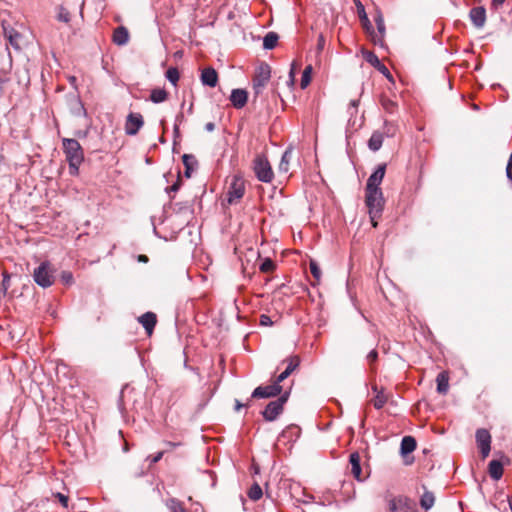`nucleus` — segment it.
<instances>
[{"instance_id":"1","label":"nucleus","mask_w":512,"mask_h":512,"mask_svg":"<svg viewBox=\"0 0 512 512\" xmlns=\"http://www.w3.org/2000/svg\"><path fill=\"white\" fill-rule=\"evenodd\" d=\"M62 148L69 165V174L77 176L79 167L84 161V151L76 139L63 138Z\"/></svg>"},{"instance_id":"2","label":"nucleus","mask_w":512,"mask_h":512,"mask_svg":"<svg viewBox=\"0 0 512 512\" xmlns=\"http://www.w3.org/2000/svg\"><path fill=\"white\" fill-rule=\"evenodd\" d=\"M384 197L382 190L365 191V204L368 208L371 224L377 227V220L381 217L384 209Z\"/></svg>"},{"instance_id":"3","label":"nucleus","mask_w":512,"mask_h":512,"mask_svg":"<svg viewBox=\"0 0 512 512\" xmlns=\"http://www.w3.org/2000/svg\"><path fill=\"white\" fill-rule=\"evenodd\" d=\"M252 168L256 178L264 183H271L274 179V172L267 157L263 154H258L253 160Z\"/></svg>"},{"instance_id":"4","label":"nucleus","mask_w":512,"mask_h":512,"mask_svg":"<svg viewBox=\"0 0 512 512\" xmlns=\"http://www.w3.org/2000/svg\"><path fill=\"white\" fill-rule=\"evenodd\" d=\"M289 398V392H284L276 400H273L267 404L262 416L266 421H274L283 412L284 405Z\"/></svg>"},{"instance_id":"5","label":"nucleus","mask_w":512,"mask_h":512,"mask_svg":"<svg viewBox=\"0 0 512 512\" xmlns=\"http://www.w3.org/2000/svg\"><path fill=\"white\" fill-rule=\"evenodd\" d=\"M271 78V68L267 63H261L252 80L253 90L256 96L262 93Z\"/></svg>"},{"instance_id":"6","label":"nucleus","mask_w":512,"mask_h":512,"mask_svg":"<svg viewBox=\"0 0 512 512\" xmlns=\"http://www.w3.org/2000/svg\"><path fill=\"white\" fill-rule=\"evenodd\" d=\"M34 281L41 287L47 288L54 283L53 270L49 262H42L33 273Z\"/></svg>"},{"instance_id":"7","label":"nucleus","mask_w":512,"mask_h":512,"mask_svg":"<svg viewBox=\"0 0 512 512\" xmlns=\"http://www.w3.org/2000/svg\"><path fill=\"white\" fill-rule=\"evenodd\" d=\"M244 192L245 184L243 178L237 175L233 176L227 192L228 202L233 204L239 201L243 197Z\"/></svg>"},{"instance_id":"8","label":"nucleus","mask_w":512,"mask_h":512,"mask_svg":"<svg viewBox=\"0 0 512 512\" xmlns=\"http://www.w3.org/2000/svg\"><path fill=\"white\" fill-rule=\"evenodd\" d=\"M280 383L281 382H278V379L276 378L275 381L271 385L258 386L252 392L251 397L252 398H270V397H275V396L281 395L283 393H282V386L280 385Z\"/></svg>"},{"instance_id":"9","label":"nucleus","mask_w":512,"mask_h":512,"mask_svg":"<svg viewBox=\"0 0 512 512\" xmlns=\"http://www.w3.org/2000/svg\"><path fill=\"white\" fill-rule=\"evenodd\" d=\"M386 171V164H380L376 170L369 176L365 191L381 190L380 185L383 181Z\"/></svg>"},{"instance_id":"10","label":"nucleus","mask_w":512,"mask_h":512,"mask_svg":"<svg viewBox=\"0 0 512 512\" xmlns=\"http://www.w3.org/2000/svg\"><path fill=\"white\" fill-rule=\"evenodd\" d=\"M476 442L480 449L482 458H486L491 450V435L486 429L476 431Z\"/></svg>"},{"instance_id":"11","label":"nucleus","mask_w":512,"mask_h":512,"mask_svg":"<svg viewBox=\"0 0 512 512\" xmlns=\"http://www.w3.org/2000/svg\"><path fill=\"white\" fill-rule=\"evenodd\" d=\"M144 124L143 117L140 113H130L125 122V133L133 136L138 133Z\"/></svg>"},{"instance_id":"12","label":"nucleus","mask_w":512,"mask_h":512,"mask_svg":"<svg viewBox=\"0 0 512 512\" xmlns=\"http://www.w3.org/2000/svg\"><path fill=\"white\" fill-rule=\"evenodd\" d=\"M285 363L287 364L286 368L277 376L278 382L284 381L288 376L291 375V373H293L298 368V366L300 365V358L297 355L291 356L282 362V364Z\"/></svg>"},{"instance_id":"13","label":"nucleus","mask_w":512,"mask_h":512,"mask_svg":"<svg viewBox=\"0 0 512 512\" xmlns=\"http://www.w3.org/2000/svg\"><path fill=\"white\" fill-rule=\"evenodd\" d=\"M248 100V93L244 89H233L230 95L232 105L237 108H243Z\"/></svg>"},{"instance_id":"14","label":"nucleus","mask_w":512,"mask_h":512,"mask_svg":"<svg viewBox=\"0 0 512 512\" xmlns=\"http://www.w3.org/2000/svg\"><path fill=\"white\" fill-rule=\"evenodd\" d=\"M470 19L477 28H482L486 22V10L484 7H474L470 10Z\"/></svg>"},{"instance_id":"15","label":"nucleus","mask_w":512,"mask_h":512,"mask_svg":"<svg viewBox=\"0 0 512 512\" xmlns=\"http://www.w3.org/2000/svg\"><path fill=\"white\" fill-rule=\"evenodd\" d=\"M200 78L202 84L209 87H215L218 83V74L212 67L203 69Z\"/></svg>"},{"instance_id":"16","label":"nucleus","mask_w":512,"mask_h":512,"mask_svg":"<svg viewBox=\"0 0 512 512\" xmlns=\"http://www.w3.org/2000/svg\"><path fill=\"white\" fill-rule=\"evenodd\" d=\"M349 463L351 466L352 475L358 480L362 481L365 477L362 476V469L360 465V455L358 452H353L349 456Z\"/></svg>"},{"instance_id":"17","label":"nucleus","mask_w":512,"mask_h":512,"mask_svg":"<svg viewBox=\"0 0 512 512\" xmlns=\"http://www.w3.org/2000/svg\"><path fill=\"white\" fill-rule=\"evenodd\" d=\"M139 322L142 324L146 332L151 335L157 323L156 314L153 312H146L139 317Z\"/></svg>"},{"instance_id":"18","label":"nucleus","mask_w":512,"mask_h":512,"mask_svg":"<svg viewBox=\"0 0 512 512\" xmlns=\"http://www.w3.org/2000/svg\"><path fill=\"white\" fill-rule=\"evenodd\" d=\"M372 391L375 393V397L371 400L375 409H381L384 407L388 400V396L384 393L383 388H379L377 385L372 386Z\"/></svg>"},{"instance_id":"19","label":"nucleus","mask_w":512,"mask_h":512,"mask_svg":"<svg viewBox=\"0 0 512 512\" xmlns=\"http://www.w3.org/2000/svg\"><path fill=\"white\" fill-rule=\"evenodd\" d=\"M293 149L287 148L280 160L279 166H278V172L282 174H287L290 170V162L292 159Z\"/></svg>"},{"instance_id":"20","label":"nucleus","mask_w":512,"mask_h":512,"mask_svg":"<svg viewBox=\"0 0 512 512\" xmlns=\"http://www.w3.org/2000/svg\"><path fill=\"white\" fill-rule=\"evenodd\" d=\"M129 41L128 30L124 26H119L114 30L113 42L117 45H125Z\"/></svg>"},{"instance_id":"21","label":"nucleus","mask_w":512,"mask_h":512,"mask_svg":"<svg viewBox=\"0 0 512 512\" xmlns=\"http://www.w3.org/2000/svg\"><path fill=\"white\" fill-rule=\"evenodd\" d=\"M182 161H183V164H184V167H185V176L187 178H189L192 174V172L195 170V168L197 167V159L195 158L194 155H191V154H184L182 156Z\"/></svg>"},{"instance_id":"22","label":"nucleus","mask_w":512,"mask_h":512,"mask_svg":"<svg viewBox=\"0 0 512 512\" xmlns=\"http://www.w3.org/2000/svg\"><path fill=\"white\" fill-rule=\"evenodd\" d=\"M416 440L412 436H405L402 438L400 451L403 456L412 453L416 449Z\"/></svg>"},{"instance_id":"23","label":"nucleus","mask_w":512,"mask_h":512,"mask_svg":"<svg viewBox=\"0 0 512 512\" xmlns=\"http://www.w3.org/2000/svg\"><path fill=\"white\" fill-rule=\"evenodd\" d=\"M488 472H489L490 477L493 480H495V481L500 480L503 475L502 463L498 460L490 461L489 466H488Z\"/></svg>"},{"instance_id":"24","label":"nucleus","mask_w":512,"mask_h":512,"mask_svg":"<svg viewBox=\"0 0 512 512\" xmlns=\"http://www.w3.org/2000/svg\"><path fill=\"white\" fill-rule=\"evenodd\" d=\"M391 512H411L410 507L403 498H394L389 502Z\"/></svg>"},{"instance_id":"25","label":"nucleus","mask_w":512,"mask_h":512,"mask_svg":"<svg viewBox=\"0 0 512 512\" xmlns=\"http://www.w3.org/2000/svg\"><path fill=\"white\" fill-rule=\"evenodd\" d=\"M437 391L440 394H446L449 388V377L446 372H441L437 375Z\"/></svg>"},{"instance_id":"26","label":"nucleus","mask_w":512,"mask_h":512,"mask_svg":"<svg viewBox=\"0 0 512 512\" xmlns=\"http://www.w3.org/2000/svg\"><path fill=\"white\" fill-rule=\"evenodd\" d=\"M382 108L389 114H394L398 109V104L394 100L382 95L380 98Z\"/></svg>"},{"instance_id":"27","label":"nucleus","mask_w":512,"mask_h":512,"mask_svg":"<svg viewBox=\"0 0 512 512\" xmlns=\"http://www.w3.org/2000/svg\"><path fill=\"white\" fill-rule=\"evenodd\" d=\"M382 143H383L382 134L379 132H374L368 141V146L372 151H378L381 148Z\"/></svg>"},{"instance_id":"28","label":"nucleus","mask_w":512,"mask_h":512,"mask_svg":"<svg viewBox=\"0 0 512 512\" xmlns=\"http://www.w3.org/2000/svg\"><path fill=\"white\" fill-rule=\"evenodd\" d=\"M278 35L275 32H268L263 39V47L267 50L275 48L278 42Z\"/></svg>"},{"instance_id":"29","label":"nucleus","mask_w":512,"mask_h":512,"mask_svg":"<svg viewBox=\"0 0 512 512\" xmlns=\"http://www.w3.org/2000/svg\"><path fill=\"white\" fill-rule=\"evenodd\" d=\"M168 97V93L165 89L156 88L151 91L150 100L154 103L164 102Z\"/></svg>"},{"instance_id":"30","label":"nucleus","mask_w":512,"mask_h":512,"mask_svg":"<svg viewBox=\"0 0 512 512\" xmlns=\"http://www.w3.org/2000/svg\"><path fill=\"white\" fill-rule=\"evenodd\" d=\"M4 35L8 39L9 43L15 47L16 49H19V42L18 39L20 37V34L16 32L14 29H7L4 27Z\"/></svg>"},{"instance_id":"31","label":"nucleus","mask_w":512,"mask_h":512,"mask_svg":"<svg viewBox=\"0 0 512 512\" xmlns=\"http://www.w3.org/2000/svg\"><path fill=\"white\" fill-rule=\"evenodd\" d=\"M434 502H435V497L432 492L425 491L423 493V495L421 496L420 505L425 510L430 509L434 505Z\"/></svg>"},{"instance_id":"32","label":"nucleus","mask_w":512,"mask_h":512,"mask_svg":"<svg viewBox=\"0 0 512 512\" xmlns=\"http://www.w3.org/2000/svg\"><path fill=\"white\" fill-rule=\"evenodd\" d=\"M171 512H188L183 503L176 498H171L166 503Z\"/></svg>"},{"instance_id":"33","label":"nucleus","mask_w":512,"mask_h":512,"mask_svg":"<svg viewBox=\"0 0 512 512\" xmlns=\"http://www.w3.org/2000/svg\"><path fill=\"white\" fill-rule=\"evenodd\" d=\"M312 65H307L305 69L302 72L300 87L302 89H305L311 82V75H312Z\"/></svg>"},{"instance_id":"34","label":"nucleus","mask_w":512,"mask_h":512,"mask_svg":"<svg viewBox=\"0 0 512 512\" xmlns=\"http://www.w3.org/2000/svg\"><path fill=\"white\" fill-rule=\"evenodd\" d=\"M166 78L167 80L173 84L174 86L177 85V82L179 81V78H180V74H179V71L176 67H170L167 71H166Z\"/></svg>"},{"instance_id":"35","label":"nucleus","mask_w":512,"mask_h":512,"mask_svg":"<svg viewBox=\"0 0 512 512\" xmlns=\"http://www.w3.org/2000/svg\"><path fill=\"white\" fill-rule=\"evenodd\" d=\"M262 495V489L257 483H254L248 491V497L253 501L259 500L262 497Z\"/></svg>"},{"instance_id":"36","label":"nucleus","mask_w":512,"mask_h":512,"mask_svg":"<svg viewBox=\"0 0 512 512\" xmlns=\"http://www.w3.org/2000/svg\"><path fill=\"white\" fill-rule=\"evenodd\" d=\"M57 19L61 22L69 23L71 20V15L66 8L61 6L57 13Z\"/></svg>"},{"instance_id":"37","label":"nucleus","mask_w":512,"mask_h":512,"mask_svg":"<svg viewBox=\"0 0 512 512\" xmlns=\"http://www.w3.org/2000/svg\"><path fill=\"white\" fill-rule=\"evenodd\" d=\"M309 268L312 276L315 278V280L319 281L321 278V270L317 264L316 261L311 260L309 263Z\"/></svg>"},{"instance_id":"38","label":"nucleus","mask_w":512,"mask_h":512,"mask_svg":"<svg viewBox=\"0 0 512 512\" xmlns=\"http://www.w3.org/2000/svg\"><path fill=\"white\" fill-rule=\"evenodd\" d=\"M275 268V264L274 262L269 259V258H266L261 264H260V271L261 272H264V273H268V272H271L273 271Z\"/></svg>"},{"instance_id":"39","label":"nucleus","mask_w":512,"mask_h":512,"mask_svg":"<svg viewBox=\"0 0 512 512\" xmlns=\"http://www.w3.org/2000/svg\"><path fill=\"white\" fill-rule=\"evenodd\" d=\"M3 280L1 283L0 291L5 295L10 287V274L7 271L3 272Z\"/></svg>"},{"instance_id":"40","label":"nucleus","mask_w":512,"mask_h":512,"mask_svg":"<svg viewBox=\"0 0 512 512\" xmlns=\"http://www.w3.org/2000/svg\"><path fill=\"white\" fill-rule=\"evenodd\" d=\"M365 59L368 63H370L375 68L378 67L380 64H382L381 61L379 60V58L373 52L367 53V55L365 56Z\"/></svg>"},{"instance_id":"41","label":"nucleus","mask_w":512,"mask_h":512,"mask_svg":"<svg viewBox=\"0 0 512 512\" xmlns=\"http://www.w3.org/2000/svg\"><path fill=\"white\" fill-rule=\"evenodd\" d=\"M376 69L381 72L390 82L394 83V79L389 69L382 63Z\"/></svg>"},{"instance_id":"42","label":"nucleus","mask_w":512,"mask_h":512,"mask_svg":"<svg viewBox=\"0 0 512 512\" xmlns=\"http://www.w3.org/2000/svg\"><path fill=\"white\" fill-rule=\"evenodd\" d=\"M165 452L166 451H160V452L156 453L155 455H150L147 457V461L150 462V465L156 464L157 462H159L162 459Z\"/></svg>"},{"instance_id":"43","label":"nucleus","mask_w":512,"mask_h":512,"mask_svg":"<svg viewBox=\"0 0 512 512\" xmlns=\"http://www.w3.org/2000/svg\"><path fill=\"white\" fill-rule=\"evenodd\" d=\"M359 99H353L349 103L348 112L351 116L355 115L357 113V109L359 106Z\"/></svg>"},{"instance_id":"44","label":"nucleus","mask_w":512,"mask_h":512,"mask_svg":"<svg viewBox=\"0 0 512 512\" xmlns=\"http://www.w3.org/2000/svg\"><path fill=\"white\" fill-rule=\"evenodd\" d=\"M61 281L66 284V285H70L72 284L73 282V275L71 272H68V271H63L61 273Z\"/></svg>"},{"instance_id":"45","label":"nucleus","mask_w":512,"mask_h":512,"mask_svg":"<svg viewBox=\"0 0 512 512\" xmlns=\"http://www.w3.org/2000/svg\"><path fill=\"white\" fill-rule=\"evenodd\" d=\"M375 21H376L377 29H378V31L380 33V36L383 37L384 32H385V24H384V21H383L382 17H380V16L377 17L375 19Z\"/></svg>"},{"instance_id":"46","label":"nucleus","mask_w":512,"mask_h":512,"mask_svg":"<svg viewBox=\"0 0 512 512\" xmlns=\"http://www.w3.org/2000/svg\"><path fill=\"white\" fill-rule=\"evenodd\" d=\"M298 67H299V65L295 61L292 62L291 69L289 72V80L292 84L294 83L295 73H296V70L298 69Z\"/></svg>"},{"instance_id":"47","label":"nucleus","mask_w":512,"mask_h":512,"mask_svg":"<svg viewBox=\"0 0 512 512\" xmlns=\"http://www.w3.org/2000/svg\"><path fill=\"white\" fill-rule=\"evenodd\" d=\"M55 497L58 498L59 502L62 504L63 507H68V496L62 493H56Z\"/></svg>"},{"instance_id":"48","label":"nucleus","mask_w":512,"mask_h":512,"mask_svg":"<svg viewBox=\"0 0 512 512\" xmlns=\"http://www.w3.org/2000/svg\"><path fill=\"white\" fill-rule=\"evenodd\" d=\"M324 46H325V38L322 34H320L318 37V42H317V52L320 53L324 49Z\"/></svg>"},{"instance_id":"49","label":"nucleus","mask_w":512,"mask_h":512,"mask_svg":"<svg viewBox=\"0 0 512 512\" xmlns=\"http://www.w3.org/2000/svg\"><path fill=\"white\" fill-rule=\"evenodd\" d=\"M184 119V116L182 113H180L179 115H177V118H176V124L174 125V134L177 136L179 134V123H181Z\"/></svg>"},{"instance_id":"50","label":"nucleus","mask_w":512,"mask_h":512,"mask_svg":"<svg viewBox=\"0 0 512 512\" xmlns=\"http://www.w3.org/2000/svg\"><path fill=\"white\" fill-rule=\"evenodd\" d=\"M506 174H507V177L512 181V152H511V155L509 157L508 164L506 167Z\"/></svg>"},{"instance_id":"51","label":"nucleus","mask_w":512,"mask_h":512,"mask_svg":"<svg viewBox=\"0 0 512 512\" xmlns=\"http://www.w3.org/2000/svg\"><path fill=\"white\" fill-rule=\"evenodd\" d=\"M377 357H378V352L373 349L372 351L369 352V354L367 355V360L372 363V362H375L377 360Z\"/></svg>"},{"instance_id":"52","label":"nucleus","mask_w":512,"mask_h":512,"mask_svg":"<svg viewBox=\"0 0 512 512\" xmlns=\"http://www.w3.org/2000/svg\"><path fill=\"white\" fill-rule=\"evenodd\" d=\"M272 323L271 319L267 315H261L260 316V324L263 326H268Z\"/></svg>"},{"instance_id":"53","label":"nucleus","mask_w":512,"mask_h":512,"mask_svg":"<svg viewBox=\"0 0 512 512\" xmlns=\"http://www.w3.org/2000/svg\"><path fill=\"white\" fill-rule=\"evenodd\" d=\"M288 432H296V433H298L299 429H298L297 426L288 427L286 430L283 431L282 436H285Z\"/></svg>"},{"instance_id":"54","label":"nucleus","mask_w":512,"mask_h":512,"mask_svg":"<svg viewBox=\"0 0 512 512\" xmlns=\"http://www.w3.org/2000/svg\"><path fill=\"white\" fill-rule=\"evenodd\" d=\"M165 445L168 447V450H167V451H169V450H172V449H174V448L178 447V446L180 445V443L171 442V441H166V442H165Z\"/></svg>"},{"instance_id":"55","label":"nucleus","mask_w":512,"mask_h":512,"mask_svg":"<svg viewBox=\"0 0 512 512\" xmlns=\"http://www.w3.org/2000/svg\"><path fill=\"white\" fill-rule=\"evenodd\" d=\"M205 130H206L207 132H212V131H214V130H215V124H214L213 122H208V123H206V125H205Z\"/></svg>"},{"instance_id":"56","label":"nucleus","mask_w":512,"mask_h":512,"mask_svg":"<svg viewBox=\"0 0 512 512\" xmlns=\"http://www.w3.org/2000/svg\"><path fill=\"white\" fill-rule=\"evenodd\" d=\"M180 187V181L178 180L176 183H174L170 188L169 191L171 192H177Z\"/></svg>"},{"instance_id":"57","label":"nucleus","mask_w":512,"mask_h":512,"mask_svg":"<svg viewBox=\"0 0 512 512\" xmlns=\"http://www.w3.org/2000/svg\"><path fill=\"white\" fill-rule=\"evenodd\" d=\"M247 405H248V404H242L241 402H239L238 400H236V402H235V410H236V411H239V410H240V408H242V407H246Z\"/></svg>"},{"instance_id":"58","label":"nucleus","mask_w":512,"mask_h":512,"mask_svg":"<svg viewBox=\"0 0 512 512\" xmlns=\"http://www.w3.org/2000/svg\"><path fill=\"white\" fill-rule=\"evenodd\" d=\"M6 83V79L0 77V96L3 94V86Z\"/></svg>"},{"instance_id":"59","label":"nucleus","mask_w":512,"mask_h":512,"mask_svg":"<svg viewBox=\"0 0 512 512\" xmlns=\"http://www.w3.org/2000/svg\"><path fill=\"white\" fill-rule=\"evenodd\" d=\"M505 2V0H493V3L495 5H502Z\"/></svg>"},{"instance_id":"60","label":"nucleus","mask_w":512,"mask_h":512,"mask_svg":"<svg viewBox=\"0 0 512 512\" xmlns=\"http://www.w3.org/2000/svg\"><path fill=\"white\" fill-rule=\"evenodd\" d=\"M193 111V103L190 104V107H188V112L189 113H192Z\"/></svg>"},{"instance_id":"61","label":"nucleus","mask_w":512,"mask_h":512,"mask_svg":"<svg viewBox=\"0 0 512 512\" xmlns=\"http://www.w3.org/2000/svg\"><path fill=\"white\" fill-rule=\"evenodd\" d=\"M140 260L146 261V260H147V257H146L145 255H141V256H140Z\"/></svg>"},{"instance_id":"62","label":"nucleus","mask_w":512,"mask_h":512,"mask_svg":"<svg viewBox=\"0 0 512 512\" xmlns=\"http://www.w3.org/2000/svg\"><path fill=\"white\" fill-rule=\"evenodd\" d=\"M412 463V460H405V464H411Z\"/></svg>"},{"instance_id":"63","label":"nucleus","mask_w":512,"mask_h":512,"mask_svg":"<svg viewBox=\"0 0 512 512\" xmlns=\"http://www.w3.org/2000/svg\"><path fill=\"white\" fill-rule=\"evenodd\" d=\"M509 504H510V509H511V512H512V501H510Z\"/></svg>"}]
</instances>
